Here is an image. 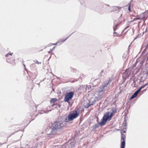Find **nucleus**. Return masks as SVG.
<instances>
[{"label": "nucleus", "instance_id": "22", "mask_svg": "<svg viewBox=\"0 0 148 148\" xmlns=\"http://www.w3.org/2000/svg\"><path fill=\"white\" fill-rule=\"evenodd\" d=\"M130 4L129 6L128 7V10L129 11L131 12V9H130V6H131V4L130 3Z\"/></svg>", "mask_w": 148, "mask_h": 148}, {"label": "nucleus", "instance_id": "3", "mask_svg": "<svg viewBox=\"0 0 148 148\" xmlns=\"http://www.w3.org/2000/svg\"><path fill=\"white\" fill-rule=\"evenodd\" d=\"M116 111V108H113L112 109V112H108L105 113L100 122L98 123L99 124L102 126L104 125L107 121L110 120L113 115Z\"/></svg>", "mask_w": 148, "mask_h": 148}, {"label": "nucleus", "instance_id": "17", "mask_svg": "<svg viewBox=\"0 0 148 148\" xmlns=\"http://www.w3.org/2000/svg\"><path fill=\"white\" fill-rule=\"evenodd\" d=\"M56 101V99L55 98L51 99L50 100V102L51 103H54Z\"/></svg>", "mask_w": 148, "mask_h": 148}, {"label": "nucleus", "instance_id": "20", "mask_svg": "<svg viewBox=\"0 0 148 148\" xmlns=\"http://www.w3.org/2000/svg\"><path fill=\"white\" fill-rule=\"evenodd\" d=\"M118 9H119L117 7H114V8L113 9V11H116V10H118Z\"/></svg>", "mask_w": 148, "mask_h": 148}, {"label": "nucleus", "instance_id": "35", "mask_svg": "<svg viewBox=\"0 0 148 148\" xmlns=\"http://www.w3.org/2000/svg\"><path fill=\"white\" fill-rule=\"evenodd\" d=\"M55 47H53V49Z\"/></svg>", "mask_w": 148, "mask_h": 148}, {"label": "nucleus", "instance_id": "34", "mask_svg": "<svg viewBox=\"0 0 148 148\" xmlns=\"http://www.w3.org/2000/svg\"><path fill=\"white\" fill-rule=\"evenodd\" d=\"M98 119L97 120V121L98 122Z\"/></svg>", "mask_w": 148, "mask_h": 148}, {"label": "nucleus", "instance_id": "21", "mask_svg": "<svg viewBox=\"0 0 148 148\" xmlns=\"http://www.w3.org/2000/svg\"><path fill=\"white\" fill-rule=\"evenodd\" d=\"M118 25V24L116 25V27L114 28V31L116 30L117 28V26Z\"/></svg>", "mask_w": 148, "mask_h": 148}, {"label": "nucleus", "instance_id": "18", "mask_svg": "<svg viewBox=\"0 0 148 148\" xmlns=\"http://www.w3.org/2000/svg\"><path fill=\"white\" fill-rule=\"evenodd\" d=\"M12 53H8L5 55V57H8L9 56V55L12 56Z\"/></svg>", "mask_w": 148, "mask_h": 148}, {"label": "nucleus", "instance_id": "28", "mask_svg": "<svg viewBox=\"0 0 148 148\" xmlns=\"http://www.w3.org/2000/svg\"><path fill=\"white\" fill-rule=\"evenodd\" d=\"M147 86V83H146V84H145L144 85V87H145V86Z\"/></svg>", "mask_w": 148, "mask_h": 148}, {"label": "nucleus", "instance_id": "12", "mask_svg": "<svg viewBox=\"0 0 148 148\" xmlns=\"http://www.w3.org/2000/svg\"><path fill=\"white\" fill-rule=\"evenodd\" d=\"M122 128V131L124 133H125V132L126 131L127 129V125H123Z\"/></svg>", "mask_w": 148, "mask_h": 148}, {"label": "nucleus", "instance_id": "6", "mask_svg": "<svg viewBox=\"0 0 148 148\" xmlns=\"http://www.w3.org/2000/svg\"><path fill=\"white\" fill-rule=\"evenodd\" d=\"M106 70L103 69L102 70L100 73L99 74V76L100 78H102V77H105L106 76V74L105 72Z\"/></svg>", "mask_w": 148, "mask_h": 148}, {"label": "nucleus", "instance_id": "26", "mask_svg": "<svg viewBox=\"0 0 148 148\" xmlns=\"http://www.w3.org/2000/svg\"><path fill=\"white\" fill-rule=\"evenodd\" d=\"M94 126H95V128L98 126V125L96 124V125H95Z\"/></svg>", "mask_w": 148, "mask_h": 148}, {"label": "nucleus", "instance_id": "16", "mask_svg": "<svg viewBox=\"0 0 148 148\" xmlns=\"http://www.w3.org/2000/svg\"><path fill=\"white\" fill-rule=\"evenodd\" d=\"M125 143L124 142H123L122 144H121V148H125Z\"/></svg>", "mask_w": 148, "mask_h": 148}, {"label": "nucleus", "instance_id": "27", "mask_svg": "<svg viewBox=\"0 0 148 148\" xmlns=\"http://www.w3.org/2000/svg\"><path fill=\"white\" fill-rule=\"evenodd\" d=\"M142 89V88H141V87L140 88L138 89V90H139V91L140 92V91Z\"/></svg>", "mask_w": 148, "mask_h": 148}, {"label": "nucleus", "instance_id": "4", "mask_svg": "<svg viewBox=\"0 0 148 148\" xmlns=\"http://www.w3.org/2000/svg\"><path fill=\"white\" fill-rule=\"evenodd\" d=\"M79 115V112L75 110L71 112L68 115V117L66 116H62V118L64 119L66 123L72 121L74 119L76 118Z\"/></svg>", "mask_w": 148, "mask_h": 148}, {"label": "nucleus", "instance_id": "30", "mask_svg": "<svg viewBox=\"0 0 148 148\" xmlns=\"http://www.w3.org/2000/svg\"><path fill=\"white\" fill-rule=\"evenodd\" d=\"M147 86H148V82L147 83Z\"/></svg>", "mask_w": 148, "mask_h": 148}, {"label": "nucleus", "instance_id": "25", "mask_svg": "<svg viewBox=\"0 0 148 148\" xmlns=\"http://www.w3.org/2000/svg\"><path fill=\"white\" fill-rule=\"evenodd\" d=\"M36 62L38 64H39L41 63V62H38L37 60H36Z\"/></svg>", "mask_w": 148, "mask_h": 148}, {"label": "nucleus", "instance_id": "1", "mask_svg": "<svg viewBox=\"0 0 148 148\" xmlns=\"http://www.w3.org/2000/svg\"><path fill=\"white\" fill-rule=\"evenodd\" d=\"M61 119L62 120L55 122L52 124L50 133L47 134L48 137H49V135H59L63 132V128L66 126V123L62 116Z\"/></svg>", "mask_w": 148, "mask_h": 148}, {"label": "nucleus", "instance_id": "33", "mask_svg": "<svg viewBox=\"0 0 148 148\" xmlns=\"http://www.w3.org/2000/svg\"><path fill=\"white\" fill-rule=\"evenodd\" d=\"M146 90H144L143 91H145Z\"/></svg>", "mask_w": 148, "mask_h": 148}, {"label": "nucleus", "instance_id": "14", "mask_svg": "<svg viewBox=\"0 0 148 148\" xmlns=\"http://www.w3.org/2000/svg\"><path fill=\"white\" fill-rule=\"evenodd\" d=\"M123 58L124 60L126 59L127 58V57L126 53H124L123 54Z\"/></svg>", "mask_w": 148, "mask_h": 148}, {"label": "nucleus", "instance_id": "32", "mask_svg": "<svg viewBox=\"0 0 148 148\" xmlns=\"http://www.w3.org/2000/svg\"><path fill=\"white\" fill-rule=\"evenodd\" d=\"M122 14H121L120 16H122Z\"/></svg>", "mask_w": 148, "mask_h": 148}, {"label": "nucleus", "instance_id": "9", "mask_svg": "<svg viewBox=\"0 0 148 148\" xmlns=\"http://www.w3.org/2000/svg\"><path fill=\"white\" fill-rule=\"evenodd\" d=\"M125 135L123 134V133L121 132V144H122L123 142H124L125 143Z\"/></svg>", "mask_w": 148, "mask_h": 148}, {"label": "nucleus", "instance_id": "8", "mask_svg": "<svg viewBox=\"0 0 148 148\" xmlns=\"http://www.w3.org/2000/svg\"><path fill=\"white\" fill-rule=\"evenodd\" d=\"M139 92V90H136L132 95L130 98V99H132L136 97L137 96Z\"/></svg>", "mask_w": 148, "mask_h": 148}, {"label": "nucleus", "instance_id": "19", "mask_svg": "<svg viewBox=\"0 0 148 148\" xmlns=\"http://www.w3.org/2000/svg\"><path fill=\"white\" fill-rule=\"evenodd\" d=\"M140 19V18H139V17H136V18H134L133 20L132 21V22H133L134 21H136V20H138V19Z\"/></svg>", "mask_w": 148, "mask_h": 148}, {"label": "nucleus", "instance_id": "29", "mask_svg": "<svg viewBox=\"0 0 148 148\" xmlns=\"http://www.w3.org/2000/svg\"><path fill=\"white\" fill-rule=\"evenodd\" d=\"M144 85L142 86H141V88H144Z\"/></svg>", "mask_w": 148, "mask_h": 148}, {"label": "nucleus", "instance_id": "23", "mask_svg": "<svg viewBox=\"0 0 148 148\" xmlns=\"http://www.w3.org/2000/svg\"><path fill=\"white\" fill-rule=\"evenodd\" d=\"M123 125H127V122L126 121H124L123 124Z\"/></svg>", "mask_w": 148, "mask_h": 148}, {"label": "nucleus", "instance_id": "15", "mask_svg": "<svg viewBox=\"0 0 148 148\" xmlns=\"http://www.w3.org/2000/svg\"><path fill=\"white\" fill-rule=\"evenodd\" d=\"M88 88V90H90L94 89L93 87H91L90 86H89L86 87V89Z\"/></svg>", "mask_w": 148, "mask_h": 148}, {"label": "nucleus", "instance_id": "2", "mask_svg": "<svg viewBox=\"0 0 148 148\" xmlns=\"http://www.w3.org/2000/svg\"><path fill=\"white\" fill-rule=\"evenodd\" d=\"M111 80H109L108 82H106L103 85L101 86L95 90V97L91 99L90 103L92 105H94L95 102L101 100L103 97V94L106 90L108 89L110 87V84L111 83Z\"/></svg>", "mask_w": 148, "mask_h": 148}, {"label": "nucleus", "instance_id": "13", "mask_svg": "<svg viewBox=\"0 0 148 148\" xmlns=\"http://www.w3.org/2000/svg\"><path fill=\"white\" fill-rule=\"evenodd\" d=\"M92 105L90 103V101H89L88 103H86V104L85 106V108H88L90 106Z\"/></svg>", "mask_w": 148, "mask_h": 148}, {"label": "nucleus", "instance_id": "31", "mask_svg": "<svg viewBox=\"0 0 148 148\" xmlns=\"http://www.w3.org/2000/svg\"><path fill=\"white\" fill-rule=\"evenodd\" d=\"M136 37L134 39V40H135L136 38Z\"/></svg>", "mask_w": 148, "mask_h": 148}, {"label": "nucleus", "instance_id": "10", "mask_svg": "<svg viewBox=\"0 0 148 148\" xmlns=\"http://www.w3.org/2000/svg\"><path fill=\"white\" fill-rule=\"evenodd\" d=\"M68 38H67L66 39L64 40H60L58 41L55 44H53V45H56L57 44H58L59 43V45H61L62 43L64 42H65Z\"/></svg>", "mask_w": 148, "mask_h": 148}, {"label": "nucleus", "instance_id": "5", "mask_svg": "<svg viewBox=\"0 0 148 148\" xmlns=\"http://www.w3.org/2000/svg\"><path fill=\"white\" fill-rule=\"evenodd\" d=\"M73 95L74 92H67L65 96L64 101L65 102H68L69 100L72 99Z\"/></svg>", "mask_w": 148, "mask_h": 148}, {"label": "nucleus", "instance_id": "11", "mask_svg": "<svg viewBox=\"0 0 148 148\" xmlns=\"http://www.w3.org/2000/svg\"><path fill=\"white\" fill-rule=\"evenodd\" d=\"M129 76V74H127V71H125L123 73V77H127Z\"/></svg>", "mask_w": 148, "mask_h": 148}, {"label": "nucleus", "instance_id": "7", "mask_svg": "<svg viewBox=\"0 0 148 148\" xmlns=\"http://www.w3.org/2000/svg\"><path fill=\"white\" fill-rule=\"evenodd\" d=\"M139 92V90H136L132 95L130 98V99H132L136 97L137 96Z\"/></svg>", "mask_w": 148, "mask_h": 148}, {"label": "nucleus", "instance_id": "24", "mask_svg": "<svg viewBox=\"0 0 148 148\" xmlns=\"http://www.w3.org/2000/svg\"><path fill=\"white\" fill-rule=\"evenodd\" d=\"M114 36H117V33H116L115 32H114Z\"/></svg>", "mask_w": 148, "mask_h": 148}]
</instances>
